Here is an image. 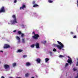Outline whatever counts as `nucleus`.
<instances>
[{
    "instance_id": "1",
    "label": "nucleus",
    "mask_w": 78,
    "mask_h": 78,
    "mask_svg": "<svg viewBox=\"0 0 78 78\" xmlns=\"http://www.w3.org/2000/svg\"><path fill=\"white\" fill-rule=\"evenodd\" d=\"M57 42L58 44L61 46H60L58 44H54V46H55V47H56L59 50H61L62 48H64V45L62 44V43L58 41H57Z\"/></svg>"
},
{
    "instance_id": "2",
    "label": "nucleus",
    "mask_w": 78,
    "mask_h": 78,
    "mask_svg": "<svg viewBox=\"0 0 78 78\" xmlns=\"http://www.w3.org/2000/svg\"><path fill=\"white\" fill-rule=\"evenodd\" d=\"M12 17L14 19V20H12L10 21L11 23L12 24H15V23H17V19H16V15H13L12 16Z\"/></svg>"
},
{
    "instance_id": "3",
    "label": "nucleus",
    "mask_w": 78,
    "mask_h": 78,
    "mask_svg": "<svg viewBox=\"0 0 78 78\" xmlns=\"http://www.w3.org/2000/svg\"><path fill=\"white\" fill-rule=\"evenodd\" d=\"M34 34V36H32V38L33 39H38V37H39V35H38V34H35V32H33L32 33V34Z\"/></svg>"
},
{
    "instance_id": "4",
    "label": "nucleus",
    "mask_w": 78,
    "mask_h": 78,
    "mask_svg": "<svg viewBox=\"0 0 78 78\" xmlns=\"http://www.w3.org/2000/svg\"><path fill=\"white\" fill-rule=\"evenodd\" d=\"M2 12H5V9L4 6H2L0 9V13Z\"/></svg>"
},
{
    "instance_id": "5",
    "label": "nucleus",
    "mask_w": 78,
    "mask_h": 78,
    "mask_svg": "<svg viewBox=\"0 0 78 78\" xmlns=\"http://www.w3.org/2000/svg\"><path fill=\"white\" fill-rule=\"evenodd\" d=\"M4 69H5L6 70H7V69H9V68H10V67H9V66L7 64L5 65L4 66Z\"/></svg>"
},
{
    "instance_id": "6",
    "label": "nucleus",
    "mask_w": 78,
    "mask_h": 78,
    "mask_svg": "<svg viewBox=\"0 0 78 78\" xmlns=\"http://www.w3.org/2000/svg\"><path fill=\"white\" fill-rule=\"evenodd\" d=\"M18 34L19 35L21 34V37H23L25 36V35L24 34L22 33V32L20 31H18Z\"/></svg>"
},
{
    "instance_id": "7",
    "label": "nucleus",
    "mask_w": 78,
    "mask_h": 78,
    "mask_svg": "<svg viewBox=\"0 0 78 78\" xmlns=\"http://www.w3.org/2000/svg\"><path fill=\"white\" fill-rule=\"evenodd\" d=\"M10 48V46L8 44H5L4 46V48Z\"/></svg>"
},
{
    "instance_id": "8",
    "label": "nucleus",
    "mask_w": 78,
    "mask_h": 78,
    "mask_svg": "<svg viewBox=\"0 0 78 78\" xmlns=\"http://www.w3.org/2000/svg\"><path fill=\"white\" fill-rule=\"evenodd\" d=\"M35 45L37 48H39V43H36Z\"/></svg>"
},
{
    "instance_id": "9",
    "label": "nucleus",
    "mask_w": 78,
    "mask_h": 78,
    "mask_svg": "<svg viewBox=\"0 0 78 78\" xmlns=\"http://www.w3.org/2000/svg\"><path fill=\"white\" fill-rule=\"evenodd\" d=\"M41 59L39 58H37L36 60V61L38 63H39V64H40L41 63Z\"/></svg>"
},
{
    "instance_id": "10",
    "label": "nucleus",
    "mask_w": 78,
    "mask_h": 78,
    "mask_svg": "<svg viewBox=\"0 0 78 78\" xmlns=\"http://www.w3.org/2000/svg\"><path fill=\"white\" fill-rule=\"evenodd\" d=\"M16 39L17 40H18V43H19L20 42V37H19L17 36L16 37Z\"/></svg>"
},
{
    "instance_id": "11",
    "label": "nucleus",
    "mask_w": 78,
    "mask_h": 78,
    "mask_svg": "<svg viewBox=\"0 0 78 78\" xmlns=\"http://www.w3.org/2000/svg\"><path fill=\"white\" fill-rule=\"evenodd\" d=\"M67 62L68 63H69L70 65L71 64L70 63H72V59H68V60Z\"/></svg>"
},
{
    "instance_id": "12",
    "label": "nucleus",
    "mask_w": 78,
    "mask_h": 78,
    "mask_svg": "<svg viewBox=\"0 0 78 78\" xmlns=\"http://www.w3.org/2000/svg\"><path fill=\"white\" fill-rule=\"evenodd\" d=\"M26 65L27 66H30L31 65V63L29 62H27L26 63Z\"/></svg>"
},
{
    "instance_id": "13",
    "label": "nucleus",
    "mask_w": 78,
    "mask_h": 78,
    "mask_svg": "<svg viewBox=\"0 0 78 78\" xmlns=\"http://www.w3.org/2000/svg\"><path fill=\"white\" fill-rule=\"evenodd\" d=\"M26 6L25 5H23V6L20 8V9H23L24 8H25Z\"/></svg>"
},
{
    "instance_id": "14",
    "label": "nucleus",
    "mask_w": 78,
    "mask_h": 78,
    "mask_svg": "<svg viewBox=\"0 0 78 78\" xmlns=\"http://www.w3.org/2000/svg\"><path fill=\"white\" fill-rule=\"evenodd\" d=\"M49 60H50V59L48 58H46L45 59V62H48Z\"/></svg>"
},
{
    "instance_id": "15",
    "label": "nucleus",
    "mask_w": 78,
    "mask_h": 78,
    "mask_svg": "<svg viewBox=\"0 0 78 78\" xmlns=\"http://www.w3.org/2000/svg\"><path fill=\"white\" fill-rule=\"evenodd\" d=\"M37 6H39V5H37L36 4H35L33 5V7L34 8H35V7H37Z\"/></svg>"
},
{
    "instance_id": "16",
    "label": "nucleus",
    "mask_w": 78,
    "mask_h": 78,
    "mask_svg": "<svg viewBox=\"0 0 78 78\" xmlns=\"http://www.w3.org/2000/svg\"><path fill=\"white\" fill-rule=\"evenodd\" d=\"M48 3H53V2L52 1V0H48Z\"/></svg>"
},
{
    "instance_id": "17",
    "label": "nucleus",
    "mask_w": 78,
    "mask_h": 78,
    "mask_svg": "<svg viewBox=\"0 0 78 78\" xmlns=\"http://www.w3.org/2000/svg\"><path fill=\"white\" fill-rule=\"evenodd\" d=\"M12 66L13 67H15V66H16V63L15 62L12 64Z\"/></svg>"
},
{
    "instance_id": "18",
    "label": "nucleus",
    "mask_w": 78,
    "mask_h": 78,
    "mask_svg": "<svg viewBox=\"0 0 78 78\" xmlns=\"http://www.w3.org/2000/svg\"><path fill=\"white\" fill-rule=\"evenodd\" d=\"M23 51V50H22L19 49L18 50L17 52H19V53H20V52H22V51Z\"/></svg>"
},
{
    "instance_id": "19",
    "label": "nucleus",
    "mask_w": 78,
    "mask_h": 78,
    "mask_svg": "<svg viewBox=\"0 0 78 78\" xmlns=\"http://www.w3.org/2000/svg\"><path fill=\"white\" fill-rule=\"evenodd\" d=\"M25 76L26 77H28L29 76V74L28 73H27L25 75Z\"/></svg>"
},
{
    "instance_id": "20",
    "label": "nucleus",
    "mask_w": 78,
    "mask_h": 78,
    "mask_svg": "<svg viewBox=\"0 0 78 78\" xmlns=\"http://www.w3.org/2000/svg\"><path fill=\"white\" fill-rule=\"evenodd\" d=\"M22 42L23 43H25V39L23 38L22 39Z\"/></svg>"
},
{
    "instance_id": "21",
    "label": "nucleus",
    "mask_w": 78,
    "mask_h": 78,
    "mask_svg": "<svg viewBox=\"0 0 78 78\" xmlns=\"http://www.w3.org/2000/svg\"><path fill=\"white\" fill-rule=\"evenodd\" d=\"M35 45L33 44L31 45V47L32 48H34V47Z\"/></svg>"
},
{
    "instance_id": "22",
    "label": "nucleus",
    "mask_w": 78,
    "mask_h": 78,
    "mask_svg": "<svg viewBox=\"0 0 78 78\" xmlns=\"http://www.w3.org/2000/svg\"><path fill=\"white\" fill-rule=\"evenodd\" d=\"M59 58H64V56H63V55H59Z\"/></svg>"
},
{
    "instance_id": "23",
    "label": "nucleus",
    "mask_w": 78,
    "mask_h": 78,
    "mask_svg": "<svg viewBox=\"0 0 78 78\" xmlns=\"http://www.w3.org/2000/svg\"><path fill=\"white\" fill-rule=\"evenodd\" d=\"M77 70V69H76V68H73V71H76Z\"/></svg>"
},
{
    "instance_id": "24",
    "label": "nucleus",
    "mask_w": 78,
    "mask_h": 78,
    "mask_svg": "<svg viewBox=\"0 0 78 78\" xmlns=\"http://www.w3.org/2000/svg\"><path fill=\"white\" fill-rule=\"evenodd\" d=\"M68 66H69V63H66L65 64V67H67Z\"/></svg>"
},
{
    "instance_id": "25",
    "label": "nucleus",
    "mask_w": 78,
    "mask_h": 78,
    "mask_svg": "<svg viewBox=\"0 0 78 78\" xmlns=\"http://www.w3.org/2000/svg\"><path fill=\"white\" fill-rule=\"evenodd\" d=\"M53 51H56V49L54 48L53 50Z\"/></svg>"
},
{
    "instance_id": "26",
    "label": "nucleus",
    "mask_w": 78,
    "mask_h": 78,
    "mask_svg": "<svg viewBox=\"0 0 78 78\" xmlns=\"http://www.w3.org/2000/svg\"><path fill=\"white\" fill-rule=\"evenodd\" d=\"M49 53H50V55L51 56H52V52L50 51L49 52Z\"/></svg>"
},
{
    "instance_id": "27",
    "label": "nucleus",
    "mask_w": 78,
    "mask_h": 78,
    "mask_svg": "<svg viewBox=\"0 0 78 78\" xmlns=\"http://www.w3.org/2000/svg\"><path fill=\"white\" fill-rule=\"evenodd\" d=\"M35 1H33V2H32V4H33V5H34V4H35Z\"/></svg>"
},
{
    "instance_id": "28",
    "label": "nucleus",
    "mask_w": 78,
    "mask_h": 78,
    "mask_svg": "<svg viewBox=\"0 0 78 78\" xmlns=\"http://www.w3.org/2000/svg\"><path fill=\"white\" fill-rule=\"evenodd\" d=\"M78 78V73L77 74V76L76 77H75V78Z\"/></svg>"
},
{
    "instance_id": "29",
    "label": "nucleus",
    "mask_w": 78,
    "mask_h": 78,
    "mask_svg": "<svg viewBox=\"0 0 78 78\" xmlns=\"http://www.w3.org/2000/svg\"><path fill=\"white\" fill-rule=\"evenodd\" d=\"M73 38H74V39H75V38H76V35L74 36V37H73Z\"/></svg>"
},
{
    "instance_id": "30",
    "label": "nucleus",
    "mask_w": 78,
    "mask_h": 78,
    "mask_svg": "<svg viewBox=\"0 0 78 78\" xmlns=\"http://www.w3.org/2000/svg\"><path fill=\"white\" fill-rule=\"evenodd\" d=\"M23 57L24 58H26V57H27V55H24L23 56Z\"/></svg>"
},
{
    "instance_id": "31",
    "label": "nucleus",
    "mask_w": 78,
    "mask_h": 78,
    "mask_svg": "<svg viewBox=\"0 0 78 78\" xmlns=\"http://www.w3.org/2000/svg\"><path fill=\"white\" fill-rule=\"evenodd\" d=\"M46 42H47V41H44L43 44H45Z\"/></svg>"
},
{
    "instance_id": "32",
    "label": "nucleus",
    "mask_w": 78,
    "mask_h": 78,
    "mask_svg": "<svg viewBox=\"0 0 78 78\" xmlns=\"http://www.w3.org/2000/svg\"><path fill=\"white\" fill-rule=\"evenodd\" d=\"M17 2V0H15L14 2V3H16Z\"/></svg>"
},
{
    "instance_id": "33",
    "label": "nucleus",
    "mask_w": 78,
    "mask_h": 78,
    "mask_svg": "<svg viewBox=\"0 0 78 78\" xmlns=\"http://www.w3.org/2000/svg\"><path fill=\"white\" fill-rule=\"evenodd\" d=\"M70 33H71V34H73V32H70Z\"/></svg>"
},
{
    "instance_id": "34",
    "label": "nucleus",
    "mask_w": 78,
    "mask_h": 78,
    "mask_svg": "<svg viewBox=\"0 0 78 78\" xmlns=\"http://www.w3.org/2000/svg\"><path fill=\"white\" fill-rule=\"evenodd\" d=\"M13 33H16V30H14L13 31Z\"/></svg>"
},
{
    "instance_id": "35",
    "label": "nucleus",
    "mask_w": 78,
    "mask_h": 78,
    "mask_svg": "<svg viewBox=\"0 0 78 78\" xmlns=\"http://www.w3.org/2000/svg\"><path fill=\"white\" fill-rule=\"evenodd\" d=\"M76 66H78V61L77 62V64H76Z\"/></svg>"
},
{
    "instance_id": "36",
    "label": "nucleus",
    "mask_w": 78,
    "mask_h": 78,
    "mask_svg": "<svg viewBox=\"0 0 78 78\" xmlns=\"http://www.w3.org/2000/svg\"><path fill=\"white\" fill-rule=\"evenodd\" d=\"M77 6H78V0H77Z\"/></svg>"
},
{
    "instance_id": "37",
    "label": "nucleus",
    "mask_w": 78,
    "mask_h": 78,
    "mask_svg": "<svg viewBox=\"0 0 78 78\" xmlns=\"http://www.w3.org/2000/svg\"><path fill=\"white\" fill-rule=\"evenodd\" d=\"M0 52H2V53H3V51H0Z\"/></svg>"
},
{
    "instance_id": "38",
    "label": "nucleus",
    "mask_w": 78,
    "mask_h": 78,
    "mask_svg": "<svg viewBox=\"0 0 78 78\" xmlns=\"http://www.w3.org/2000/svg\"><path fill=\"white\" fill-rule=\"evenodd\" d=\"M9 78H13V77H9Z\"/></svg>"
},
{
    "instance_id": "39",
    "label": "nucleus",
    "mask_w": 78,
    "mask_h": 78,
    "mask_svg": "<svg viewBox=\"0 0 78 78\" xmlns=\"http://www.w3.org/2000/svg\"><path fill=\"white\" fill-rule=\"evenodd\" d=\"M31 78H34V77H31Z\"/></svg>"
},
{
    "instance_id": "40",
    "label": "nucleus",
    "mask_w": 78,
    "mask_h": 78,
    "mask_svg": "<svg viewBox=\"0 0 78 78\" xmlns=\"http://www.w3.org/2000/svg\"><path fill=\"white\" fill-rule=\"evenodd\" d=\"M16 78H21V77H17Z\"/></svg>"
},
{
    "instance_id": "41",
    "label": "nucleus",
    "mask_w": 78,
    "mask_h": 78,
    "mask_svg": "<svg viewBox=\"0 0 78 78\" xmlns=\"http://www.w3.org/2000/svg\"><path fill=\"white\" fill-rule=\"evenodd\" d=\"M68 58H70V57H69L68 56Z\"/></svg>"
},
{
    "instance_id": "42",
    "label": "nucleus",
    "mask_w": 78,
    "mask_h": 78,
    "mask_svg": "<svg viewBox=\"0 0 78 78\" xmlns=\"http://www.w3.org/2000/svg\"><path fill=\"white\" fill-rule=\"evenodd\" d=\"M36 76L37 77V75H36Z\"/></svg>"
},
{
    "instance_id": "43",
    "label": "nucleus",
    "mask_w": 78,
    "mask_h": 78,
    "mask_svg": "<svg viewBox=\"0 0 78 78\" xmlns=\"http://www.w3.org/2000/svg\"><path fill=\"white\" fill-rule=\"evenodd\" d=\"M9 24H10V23H9Z\"/></svg>"
},
{
    "instance_id": "44",
    "label": "nucleus",
    "mask_w": 78,
    "mask_h": 78,
    "mask_svg": "<svg viewBox=\"0 0 78 78\" xmlns=\"http://www.w3.org/2000/svg\"><path fill=\"white\" fill-rule=\"evenodd\" d=\"M77 60H78V58L77 59Z\"/></svg>"
},
{
    "instance_id": "45",
    "label": "nucleus",
    "mask_w": 78,
    "mask_h": 78,
    "mask_svg": "<svg viewBox=\"0 0 78 78\" xmlns=\"http://www.w3.org/2000/svg\"><path fill=\"white\" fill-rule=\"evenodd\" d=\"M0 63H1V62H0Z\"/></svg>"
}]
</instances>
